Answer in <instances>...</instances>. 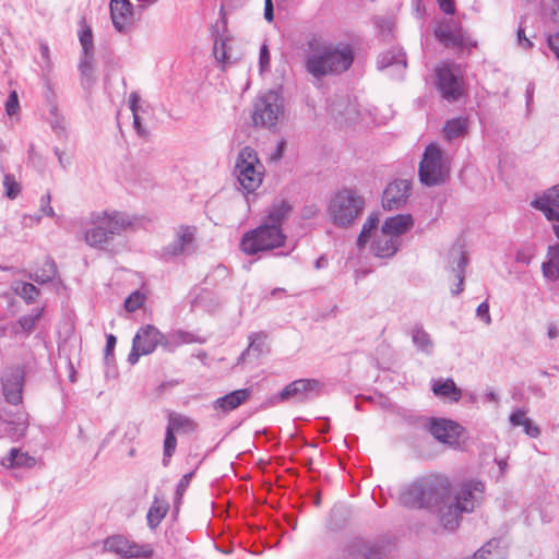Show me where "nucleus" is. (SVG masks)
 I'll list each match as a JSON object with an SVG mask.
<instances>
[{"mask_svg":"<svg viewBox=\"0 0 559 559\" xmlns=\"http://www.w3.org/2000/svg\"><path fill=\"white\" fill-rule=\"evenodd\" d=\"M379 69L395 68L402 72L406 68V55L402 48H393L381 53L377 61Z\"/></svg>","mask_w":559,"mask_h":559,"instance_id":"27","label":"nucleus"},{"mask_svg":"<svg viewBox=\"0 0 559 559\" xmlns=\"http://www.w3.org/2000/svg\"><path fill=\"white\" fill-rule=\"evenodd\" d=\"M467 130V121L464 118H454L447 121L443 132L448 140L456 139L465 134Z\"/></svg>","mask_w":559,"mask_h":559,"instance_id":"40","label":"nucleus"},{"mask_svg":"<svg viewBox=\"0 0 559 559\" xmlns=\"http://www.w3.org/2000/svg\"><path fill=\"white\" fill-rule=\"evenodd\" d=\"M197 228L193 226H179L175 230V239L162 249V257L165 261H170L181 254L188 253L193 249Z\"/></svg>","mask_w":559,"mask_h":559,"instance_id":"12","label":"nucleus"},{"mask_svg":"<svg viewBox=\"0 0 559 559\" xmlns=\"http://www.w3.org/2000/svg\"><path fill=\"white\" fill-rule=\"evenodd\" d=\"M235 175L243 191L254 192L262 183L264 177V166L258 158L257 152L246 146L236 159Z\"/></svg>","mask_w":559,"mask_h":559,"instance_id":"5","label":"nucleus"},{"mask_svg":"<svg viewBox=\"0 0 559 559\" xmlns=\"http://www.w3.org/2000/svg\"><path fill=\"white\" fill-rule=\"evenodd\" d=\"M485 491V485L478 480H466L460 484L452 498L461 510L472 512L480 504Z\"/></svg>","mask_w":559,"mask_h":559,"instance_id":"13","label":"nucleus"},{"mask_svg":"<svg viewBox=\"0 0 559 559\" xmlns=\"http://www.w3.org/2000/svg\"><path fill=\"white\" fill-rule=\"evenodd\" d=\"M159 345L166 350V352H174L176 348L179 347L177 343V338L175 337V333L169 334H163L162 333V341L159 342Z\"/></svg>","mask_w":559,"mask_h":559,"instance_id":"51","label":"nucleus"},{"mask_svg":"<svg viewBox=\"0 0 559 559\" xmlns=\"http://www.w3.org/2000/svg\"><path fill=\"white\" fill-rule=\"evenodd\" d=\"M543 273L548 280H559V245L549 247L547 261L543 263Z\"/></svg>","mask_w":559,"mask_h":559,"instance_id":"34","label":"nucleus"},{"mask_svg":"<svg viewBox=\"0 0 559 559\" xmlns=\"http://www.w3.org/2000/svg\"><path fill=\"white\" fill-rule=\"evenodd\" d=\"M177 439L175 437V432L169 428H166V436L164 440V454H163V465L168 466L170 457L176 451Z\"/></svg>","mask_w":559,"mask_h":559,"instance_id":"45","label":"nucleus"},{"mask_svg":"<svg viewBox=\"0 0 559 559\" xmlns=\"http://www.w3.org/2000/svg\"><path fill=\"white\" fill-rule=\"evenodd\" d=\"M411 337L414 346L426 355L433 353L435 343L430 334L424 329L421 324H415L411 332Z\"/></svg>","mask_w":559,"mask_h":559,"instance_id":"30","label":"nucleus"},{"mask_svg":"<svg viewBox=\"0 0 559 559\" xmlns=\"http://www.w3.org/2000/svg\"><path fill=\"white\" fill-rule=\"evenodd\" d=\"M286 235L282 228L262 223L255 229L246 233L241 239V249L247 254L270 251L285 245Z\"/></svg>","mask_w":559,"mask_h":559,"instance_id":"6","label":"nucleus"},{"mask_svg":"<svg viewBox=\"0 0 559 559\" xmlns=\"http://www.w3.org/2000/svg\"><path fill=\"white\" fill-rule=\"evenodd\" d=\"M428 430L439 442L454 447L459 444L463 428L450 419L432 418Z\"/></svg>","mask_w":559,"mask_h":559,"instance_id":"17","label":"nucleus"},{"mask_svg":"<svg viewBox=\"0 0 559 559\" xmlns=\"http://www.w3.org/2000/svg\"><path fill=\"white\" fill-rule=\"evenodd\" d=\"M432 391L435 395L449 397L453 402L460 401L462 396L461 389L456 386L452 379H447L445 381H436L432 384Z\"/></svg>","mask_w":559,"mask_h":559,"instance_id":"35","label":"nucleus"},{"mask_svg":"<svg viewBox=\"0 0 559 559\" xmlns=\"http://www.w3.org/2000/svg\"><path fill=\"white\" fill-rule=\"evenodd\" d=\"M50 200H51V197H50L49 192L41 197V199H40V211L45 215H47L49 217H53L55 216V211H53L52 206L50 205Z\"/></svg>","mask_w":559,"mask_h":559,"instance_id":"59","label":"nucleus"},{"mask_svg":"<svg viewBox=\"0 0 559 559\" xmlns=\"http://www.w3.org/2000/svg\"><path fill=\"white\" fill-rule=\"evenodd\" d=\"M250 343L240 357L239 361H245L247 356H250L251 354H254L255 357H259L264 352H266V335L264 333H254L250 337Z\"/></svg>","mask_w":559,"mask_h":559,"instance_id":"37","label":"nucleus"},{"mask_svg":"<svg viewBox=\"0 0 559 559\" xmlns=\"http://www.w3.org/2000/svg\"><path fill=\"white\" fill-rule=\"evenodd\" d=\"M79 40L82 46V52H94L93 33L85 20L80 23Z\"/></svg>","mask_w":559,"mask_h":559,"instance_id":"44","label":"nucleus"},{"mask_svg":"<svg viewBox=\"0 0 559 559\" xmlns=\"http://www.w3.org/2000/svg\"><path fill=\"white\" fill-rule=\"evenodd\" d=\"M518 43L521 47L525 49L533 47V43L525 36V31L524 27L522 26V23L518 28Z\"/></svg>","mask_w":559,"mask_h":559,"instance_id":"62","label":"nucleus"},{"mask_svg":"<svg viewBox=\"0 0 559 559\" xmlns=\"http://www.w3.org/2000/svg\"><path fill=\"white\" fill-rule=\"evenodd\" d=\"M534 257V252L532 249L530 248H524V249H521L516 252V257H515V260L516 262L519 263H522V264H530L532 259Z\"/></svg>","mask_w":559,"mask_h":559,"instance_id":"57","label":"nucleus"},{"mask_svg":"<svg viewBox=\"0 0 559 559\" xmlns=\"http://www.w3.org/2000/svg\"><path fill=\"white\" fill-rule=\"evenodd\" d=\"M12 289L28 305L35 302L40 294L39 289L34 284L27 282H15L12 285Z\"/></svg>","mask_w":559,"mask_h":559,"instance_id":"39","label":"nucleus"},{"mask_svg":"<svg viewBox=\"0 0 559 559\" xmlns=\"http://www.w3.org/2000/svg\"><path fill=\"white\" fill-rule=\"evenodd\" d=\"M330 114L340 120L349 121L353 120L357 110L355 106L346 97H336L329 105Z\"/></svg>","mask_w":559,"mask_h":559,"instance_id":"29","label":"nucleus"},{"mask_svg":"<svg viewBox=\"0 0 559 559\" xmlns=\"http://www.w3.org/2000/svg\"><path fill=\"white\" fill-rule=\"evenodd\" d=\"M284 115L283 99L275 91H267L257 97L253 104L254 126L271 129Z\"/></svg>","mask_w":559,"mask_h":559,"instance_id":"8","label":"nucleus"},{"mask_svg":"<svg viewBox=\"0 0 559 559\" xmlns=\"http://www.w3.org/2000/svg\"><path fill=\"white\" fill-rule=\"evenodd\" d=\"M143 302L144 295H142L140 292H134L124 300V308L128 312H133L141 308Z\"/></svg>","mask_w":559,"mask_h":559,"instance_id":"49","label":"nucleus"},{"mask_svg":"<svg viewBox=\"0 0 559 559\" xmlns=\"http://www.w3.org/2000/svg\"><path fill=\"white\" fill-rule=\"evenodd\" d=\"M552 19L559 22V16L552 15ZM548 46L559 59V31L548 37Z\"/></svg>","mask_w":559,"mask_h":559,"instance_id":"60","label":"nucleus"},{"mask_svg":"<svg viewBox=\"0 0 559 559\" xmlns=\"http://www.w3.org/2000/svg\"><path fill=\"white\" fill-rule=\"evenodd\" d=\"M193 473H188L179 480L176 489V503H178L189 487Z\"/></svg>","mask_w":559,"mask_h":559,"instance_id":"52","label":"nucleus"},{"mask_svg":"<svg viewBox=\"0 0 559 559\" xmlns=\"http://www.w3.org/2000/svg\"><path fill=\"white\" fill-rule=\"evenodd\" d=\"M320 383L313 379H299L287 384L278 395L281 402L294 399L296 402H306L319 392Z\"/></svg>","mask_w":559,"mask_h":559,"instance_id":"16","label":"nucleus"},{"mask_svg":"<svg viewBox=\"0 0 559 559\" xmlns=\"http://www.w3.org/2000/svg\"><path fill=\"white\" fill-rule=\"evenodd\" d=\"M431 512H436L438 514L439 521L445 530L453 531L459 526L461 514L464 511L461 510L460 506L452 500V496L450 495L449 499H447L440 507L433 508Z\"/></svg>","mask_w":559,"mask_h":559,"instance_id":"21","label":"nucleus"},{"mask_svg":"<svg viewBox=\"0 0 559 559\" xmlns=\"http://www.w3.org/2000/svg\"><path fill=\"white\" fill-rule=\"evenodd\" d=\"M251 395L250 389H240L233 391L222 397H218L214 401L213 407L215 409H221L224 413L231 412L239 407L241 404L248 401Z\"/></svg>","mask_w":559,"mask_h":559,"instance_id":"25","label":"nucleus"},{"mask_svg":"<svg viewBox=\"0 0 559 559\" xmlns=\"http://www.w3.org/2000/svg\"><path fill=\"white\" fill-rule=\"evenodd\" d=\"M92 227L84 234L85 242L93 248L103 249L116 235H120L132 225L131 219L120 212H95L90 216Z\"/></svg>","mask_w":559,"mask_h":559,"instance_id":"3","label":"nucleus"},{"mask_svg":"<svg viewBox=\"0 0 559 559\" xmlns=\"http://www.w3.org/2000/svg\"><path fill=\"white\" fill-rule=\"evenodd\" d=\"M476 314L479 319H481L486 324L491 323V317L489 313V305L487 301L481 302L477 309Z\"/></svg>","mask_w":559,"mask_h":559,"instance_id":"58","label":"nucleus"},{"mask_svg":"<svg viewBox=\"0 0 559 559\" xmlns=\"http://www.w3.org/2000/svg\"><path fill=\"white\" fill-rule=\"evenodd\" d=\"M44 309H36L32 314L22 316L11 326V333L14 335L24 334L28 336L36 328L37 322L43 316Z\"/></svg>","mask_w":559,"mask_h":559,"instance_id":"31","label":"nucleus"},{"mask_svg":"<svg viewBox=\"0 0 559 559\" xmlns=\"http://www.w3.org/2000/svg\"><path fill=\"white\" fill-rule=\"evenodd\" d=\"M292 211L293 207L288 201L276 200L266 209L263 223L282 228V225L287 221Z\"/></svg>","mask_w":559,"mask_h":559,"instance_id":"24","label":"nucleus"},{"mask_svg":"<svg viewBox=\"0 0 559 559\" xmlns=\"http://www.w3.org/2000/svg\"><path fill=\"white\" fill-rule=\"evenodd\" d=\"M365 209V200L355 190L343 189L334 193L328 204L326 212L331 222L346 228L360 217Z\"/></svg>","mask_w":559,"mask_h":559,"instance_id":"4","label":"nucleus"},{"mask_svg":"<svg viewBox=\"0 0 559 559\" xmlns=\"http://www.w3.org/2000/svg\"><path fill=\"white\" fill-rule=\"evenodd\" d=\"M20 108L19 97L15 91L11 92L5 102V111L9 116H13Z\"/></svg>","mask_w":559,"mask_h":559,"instance_id":"53","label":"nucleus"},{"mask_svg":"<svg viewBox=\"0 0 559 559\" xmlns=\"http://www.w3.org/2000/svg\"><path fill=\"white\" fill-rule=\"evenodd\" d=\"M437 85L441 96L448 102L457 100L463 93V82L452 70L451 66L444 64L437 68Z\"/></svg>","mask_w":559,"mask_h":559,"instance_id":"15","label":"nucleus"},{"mask_svg":"<svg viewBox=\"0 0 559 559\" xmlns=\"http://www.w3.org/2000/svg\"><path fill=\"white\" fill-rule=\"evenodd\" d=\"M522 427L524 432L532 438H537L540 433L539 428L530 418H527Z\"/></svg>","mask_w":559,"mask_h":559,"instance_id":"61","label":"nucleus"},{"mask_svg":"<svg viewBox=\"0 0 559 559\" xmlns=\"http://www.w3.org/2000/svg\"><path fill=\"white\" fill-rule=\"evenodd\" d=\"M3 187L5 190V195L14 200L21 192L20 183L16 181L15 177L11 174H7L3 178Z\"/></svg>","mask_w":559,"mask_h":559,"instance_id":"46","label":"nucleus"},{"mask_svg":"<svg viewBox=\"0 0 559 559\" xmlns=\"http://www.w3.org/2000/svg\"><path fill=\"white\" fill-rule=\"evenodd\" d=\"M1 417L5 423L13 426L16 436H23L25 433L28 426L27 414L19 411L13 416L2 415Z\"/></svg>","mask_w":559,"mask_h":559,"instance_id":"41","label":"nucleus"},{"mask_svg":"<svg viewBox=\"0 0 559 559\" xmlns=\"http://www.w3.org/2000/svg\"><path fill=\"white\" fill-rule=\"evenodd\" d=\"M213 55L224 69L236 61V58H234L229 51L227 40L224 38H215Z\"/></svg>","mask_w":559,"mask_h":559,"instance_id":"38","label":"nucleus"},{"mask_svg":"<svg viewBox=\"0 0 559 559\" xmlns=\"http://www.w3.org/2000/svg\"><path fill=\"white\" fill-rule=\"evenodd\" d=\"M350 555L364 559H382L388 552V543L384 539H357L350 548Z\"/></svg>","mask_w":559,"mask_h":559,"instance_id":"20","label":"nucleus"},{"mask_svg":"<svg viewBox=\"0 0 559 559\" xmlns=\"http://www.w3.org/2000/svg\"><path fill=\"white\" fill-rule=\"evenodd\" d=\"M25 369L23 366H12L4 370L1 377L2 394L5 401L17 406L23 401Z\"/></svg>","mask_w":559,"mask_h":559,"instance_id":"10","label":"nucleus"},{"mask_svg":"<svg viewBox=\"0 0 559 559\" xmlns=\"http://www.w3.org/2000/svg\"><path fill=\"white\" fill-rule=\"evenodd\" d=\"M93 61H94V52L86 53L82 52V57L79 63L80 72L83 76L90 78L93 73Z\"/></svg>","mask_w":559,"mask_h":559,"instance_id":"47","label":"nucleus"},{"mask_svg":"<svg viewBox=\"0 0 559 559\" xmlns=\"http://www.w3.org/2000/svg\"><path fill=\"white\" fill-rule=\"evenodd\" d=\"M40 61L39 66L43 71L49 72L52 68V61L50 57V50L45 41H39Z\"/></svg>","mask_w":559,"mask_h":559,"instance_id":"48","label":"nucleus"},{"mask_svg":"<svg viewBox=\"0 0 559 559\" xmlns=\"http://www.w3.org/2000/svg\"><path fill=\"white\" fill-rule=\"evenodd\" d=\"M510 423L513 427L523 426L524 423L527 420L526 412L524 409H515L510 415Z\"/></svg>","mask_w":559,"mask_h":559,"instance_id":"55","label":"nucleus"},{"mask_svg":"<svg viewBox=\"0 0 559 559\" xmlns=\"http://www.w3.org/2000/svg\"><path fill=\"white\" fill-rule=\"evenodd\" d=\"M35 463L36 460L33 456L15 448L11 449L8 455L2 460V465L8 468L33 467Z\"/></svg>","mask_w":559,"mask_h":559,"instance_id":"33","label":"nucleus"},{"mask_svg":"<svg viewBox=\"0 0 559 559\" xmlns=\"http://www.w3.org/2000/svg\"><path fill=\"white\" fill-rule=\"evenodd\" d=\"M400 245L401 240H396L390 233H385L381 228L374 233L370 249L376 257L390 258L396 253Z\"/></svg>","mask_w":559,"mask_h":559,"instance_id":"22","label":"nucleus"},{"mask_svg":"<svg viewBox=\"0 0 559 559\" xmlns=\"http://www.w3.org/2000/svg\"><path fill=\"white\" fill-rule=\"evenodd\" d=\"M354 62V50L346 43H332L321 35H311L305 49V69L316 80L346 72Z\"/></svg>","mask_w":559,"mask_h":559,"instance_id":"1","label":"nucleus"},{"mask_svg":"<svg viewBox=\"0 0 559 559\" xmlns=\"http://www.w3.org/2000/svg\"><path fill=\"white\" fill-rule=\"evenodd\" d=\"M105 549L122 558H147L152 549L147 545H139L121 535L108 537L104 544Z\"/></svg>","mask_w":559,"mask_h":559,"instance_id":"14","label":"nucleus"},{"mask_svg":"<svg viewBox=\"0 0 559 559\" xmlns=\"http://www.w3.org/2000/svg\"><path fill=\"white\" fill-rule=\"evenodd\" d=\"M174 333H175V337L177 338V343L179 346H181L183 344L201 342L192 333H189L186 331L178 330V331H175Z\"/></svg>","mask_w":559,"mask_h":559,"instance_id":"54","label":"nucleus"},{"mask_svg":"<svg viewBox=\"0 0 559 559\" xmlns=\"http://www.w3.org/2000/svg\"><path fill=\"white\" fill-rule=\"evenodd\" d=\"M45 265L47 266V270L44 271L43 275H31V278L38 283H47L51 281L56 274V265L51 260H47Z\"/></svg>","mask_w":559,"mask_h":559,"instance_id":"50","label":"nucleus"},{"mask_svg":"<svg viewBox=\"0 0 559 559\" xmlns=\"http://www.w3.org/2000/svg\"><path fill=\"white\" fill-rule=\"evenodd\" d=\"M379 224V217L377 215H370L362 225L361 231L357 239V246L364 248L367 242L372 238V233L377 229Z\"/></svg>","mask_w":559,"mask_h":559,"instance_id":"42","label":"nucleus"},{"mask_svg":"<svg viewBox=\"0 0 559 559\" xmlns=\"http://www.w3.org/2000/svg\"><path fill=\"white\" fill-rule=\"evenodd\" d=\"M259 66L261 71L270 68V52L265 44L260 48Z\"/></svg>","mask_w":559,"mask_h":559,"instance_id":"56","label":"nucleus"},{"mask_svg":"<svg viewBox=\"0 0 559 559\" xmlns=\"http://www.w3.org/2000/svg\"><path fill=\"white\" fill-rule=\"evenodd\" d=\"M162 341V332L154 325L142 326L133 337L128 361L135 365L140 356L152 354Z\"/></svg>","mask_w":559,"mask_h":559,"instance_id":"9","label":"nucleus"},{"mask_svg":"<svg viewBox=\"0 0 559 559\" xmlns=\"http://www.w3.org/2000/svg\"><path fill=\"white\" fill-rule=\"evenodd\" d=\"M167 428L174 432L191 433L198 429V424L189 416L179 413H170Z\"/></svg>","mask_w":559,"mask_h":559,"instance_id":"32","label":"nucleus"},{"mask_svg":"<svg viewBox=\"0 0 559 559\" xmlns=\"http://www.w3.org/2000/svg\"><path fill=\"white\" fill-rule=\"evenodd\" d=\"M452 486L448 477L431 474L418 477L403 486L399 501L409 509H426L431 511L450 498Z\"/></svg>","mask_w":559,"mask_h":559,"instance_id":"2","label":"nucleus"},{"mask_svg":"<svg viewBox=\"0 0 559 559\" xmlns=\"http://www.w3.org/2000/svg\"><path fill=\"white\" fill-rule=\"evenodd\" d=\"M532 204L535 209L542 211L547 219L559 222V185L549 189Z\"/></svg>","mask_w":559,"mask_h":559,"instance_id":"23","label":"nucleus"},{"mask_svg":"<svg viewBox=\"0 0 559 559\" xmlns=\"http://www.w3.org/2000/svg\"><path fill=\"white\" fill-rule=\"evenodd\" d=\"M450 259L451 261L456 262V266L453 267V272L459 282L455 288L452 289V295L457 296L463 292L464 269L467 264V257L461 247H454L450 251Z\"/></svg>","mask_w":559,"mask_h":559,"instance_id":"28","label":"nucleus"},{"mask_svg":"<svg viewBox=\"0 0 559 559\" xmlns=\"http://www.w3.org/2000/svg\"><path fill=\"white\" fill-rule=\"evenodd\" d=\"M168 508L169 506L167 501L155 498L146 515L147 525L152 530L156 528L159 525L162 520L167 514Z\"/></svg>","mask_w":559,"mask_h":559,"instance_id":"36","label":"nucleus"},{"mask_svg":"<svg viewBox=\"0 0 559 559\" xmlns=\"http://www.w3.org/2000/svg\"><path fill=\"white\" fill-rule=\"evenodd\" d=\"M440 9L445 14H453L455 11L454 0H437Z\"/></svg>","mask_w":559,"mask_h":559,"instance_id":"63","label":"nucleus"},{"mask_svg":"<svg viewBox=\"0 0 559 559\" xmlns=\"http://www.w3.org/2000/svg\"><path fill=\"white\" fill-rule=\"evenodd\" d=\"M412 182L407 179H396L388 185L382 195V206L385 210H397L404 206L411 195Z\"/></svg>","mask_w":559,"mask_h":559,"instance_id":"19","label":"nucleus"},{"mask_svg":"<svg viewBox=\"0 0 559 559\" xmlns=\"http://www.w3.org/2000/svg\"><path fill=\"white\" fill-rule=\"evenodd\" d=\"M438 40L449 48H474V41L453 20L441 23L435 31Z\"/></svg>","mask_w":559,"mask_h":559,"instance_id":"11","label":"nucleus"},{"mask_svg":"<svg viewBox=\"0 0 559 559\" xmlns=\"http://www.w3.org/2000/svg\"><path fill=\"white\" fill-rule=\"evenodd\" d=\"M418 174L421 183L428 187L445 181L450 174V165L438 145L431 143L426 147Z\"/></svg>","mask_w":559,"mask_h":559,"instance_id":"7","label":"nucleus"},{"mask_svg":"<svg viewBox=\"0 0 559 559\" xmlns=\"http://www.w3.org/2000/svg\"><path fill=\"white\" fill-rule=\"evenodd\" d=\"M379 224V217L377 215H370L362 225L361 231L357 239V246L364 248L367 242L372 238V233L377 229Z\"/></svg>","mask_w":559,"mask_h":559,"instance_id":"43","label":"nucleus"},{"mask_svg":"<svg viewBox=\"0 0 559 559\" xmlns=\"http://www.w3.org/2000/svg\"><path fill=\"white\" fill-rule=\"evenodd\" d=\"M413 226L414 219L411 214H397L388 217L381 228H383L385 233H390L396 240H401L400 237L406 234Z\"/></svg>","mask_w":559,"mask_h":559,"instance_id":"26","label":"nucleus"},{"mask_svg":"<svg viewBox=\"0 0 559 559\" xmlns=\"http://www.w3.org/2000/svg\"><path fill=\"white\" fill-rule=\"evenodd\" d=\"M110 19L115 29L121 34H129L134 29V8L129 1H110Z\"/></svg>","mask_w":559,"mask_h":559,"instance_id":"18","label":"nucleus"},{"mask_svg":"<svg viewBox=\"0 0 559 559\" xmlns=\"http://www.w3.org/2000/svg\"><path fill=\"white\" fill-rule=\"evenodd\" d=\"M116 343H117V338L115 335L112 334H108L107 335V340H106V348H105V356H106V359L112 355L114 353V349H115V346H116Z\"/></svg>","mask_w":559,"mask_h":559,"instance_id":"64","label":"nucleus"}]
</instances>
